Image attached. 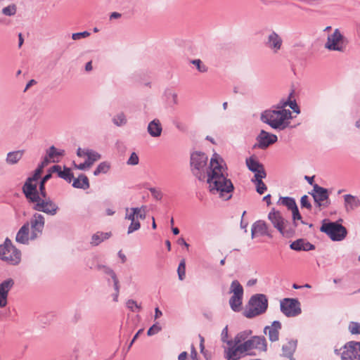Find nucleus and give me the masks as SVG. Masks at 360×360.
<instances>
[{"label": "nucleus", "mask_w": 360, "mask_h": 360, "mask_svg": "<svg viewBox=\"0 0 360 360\" xmlns=\"http://www.w3.org/2000/svg\"><path fill=\"white\" fill-rule=\"evenodd\" d=\"M222 162L217 153L213 154L209 164L205 153L195 151L191 154L190 165L193 175L200 181H206L211 194L218 195L220 198L228 200L232 197L234 187Z\"/></svg>", "instance_id": "nucleus-1"}, {"label": "nucleus", "mask_w": 360, "mask_h": 360, "mask_svg": "<svg viewBox=\"0 0 360 360\" xmlns=\"http://www.w3.org/2000/svg\"><path fill=\"white\" fill-rule=\"evenodd\" d=\"M292 119L290 110H276L271 108L261 113L260 120L274 129L283 130L289 127Z\"/></svg>", "instance_id": "nucleus-2"}, {"label": "nucleus", "mask_w": 360, "mask_h": 360, "mask_svg": "<svg viewBox=\"0 0 360 360\" xmlns=\"http://www.w3.org/2000/svg\"><path fill=\"white\" fill-rule=\"evenodd\" d=\"M25 196L30 202L34 203L32 209L36 211L42 212L49 215L54 216L57 214L58 210H59L58 206L56 202L47 196L46 198H42L38 191L32 193L28 191L27 194H25Z\"/></svg>", "instance_id": "nucleus-3"}, {"label": "nucleus", "mask_w": 360, "mask_h": 360, "mask_svg": "<svg viewBox=\"0 0 360 360\" xmlns=\"http://www.w3.org/2000/svg\"><path fill=\"white\" fill-rule=\"evenodd\" d=\"M0 259L11 265H17L20 262L21 253L8 238L0 245Z\"/></svg>", "instance_id": "nucleus-4"}, {"label": "nucleus", "mask_w": 360, "mask_h": 360, "mask_svg": "<svg viewBox=\"0 0 360 360\" xmlns=\"http://www.w3.org/2000/svg\"><path fill=\"white\" fill-rule=\"evenodd\" d=\"M248 304L249 309L245 311V316L252 318L266 311L268 300L264 294H256L250 297Z\"/></svg>", "instance_id": "nucleus-5"}, {"label": "nucleus", "mask_w": 360, "mask_h": 360, "mask_svg": "<svg viewBox=\"0 0 360 360\" xmlns=\"http://www.w3.org/2000/svg\"><path fill=\"white\" fill-rule=\"evenodd\" d=\"M268 219L283 236L290 237L295 233L294 229H292L290 223L282 217L280 212L273 210L269 213Z\"/></svg>", "instance_id": "nucleus-6"}, {"label": "nucleus", "mask_w": 360, "mask_h": 360, "mask_svg": "<svg viewBox=\"0 0 360 360\" xmlns=\"http://www.w3.org/2000/svg\"><path fill=\"white\" fill-rule=\"evenodd\" d=\"M320 231L326 233L334 241L342 240L347 235L346 229L337 222L323 223Z\"/></svg>", "instance_id": "nucleus-7"}, {"label": "nucleus", "mask_w": 360, "mask_h": 360, "mask_svg": "<svg viewBox=\"0 0 360 360\" xmlns=\"http://www.w3.org/2000/svg\"><path fill=\"white\" fill-rule=\"evenodd\" d=\"M230 292L233 295L229 300V304L234 311H240L241 309L242 300L243 295V288L237 280L232 281L230 288Z\"/></svg>", "instance_id": "nucleus-8"}, {"label": "nucleus", "mask_w": 360, "mask_h": 360, "mask_svg": "<svg viewBox=\"0 0 360 360\" xmlns=\"http://www.w3.org/2000/svg\"><path fill=\"white\" fill-rule=\"evenodd\" d=\"M281 311L287 317H294L301 314L300 303L297 299L284 298L281 301Z\"/></svg>", "instance_id": "nucleus-9"}, {"label": "nucleus", "mask_w": 360, "mask_h": 360, "mask_svg": "<svg viewBox=\"0 0 360 360\" xmlns=\"http://www.w3.org/2000/svg\"><path fill=\"white\" fill-rule=\"evenodd\" d=\"M345 46V39L338 29H335L332 34L328 35L325 44V47L330 51H343Z\"/></svg>", "instance_id": "nucleus-10"}, {"label": "nucleus", "mask_w": 360, "mask_h": 360, "mask_svg": "<svg viewBox=\"0 0 360 360\" xmlns=\"http://www.w3.org/2000/svg\"><path fill=\"white\" fill-rule=\"evenodd\" d=\"M311 195L319 207H327L330 205L329 194L326 188L315 184Z\"/></svg>", "instance_id": "nucleus-11"}, {"label": "nucleus", "mask_w": 360, "mask_h": 360, "mask_svg": "<svg viewBox=\"0 0 360 360\" xmlns=\"http://www.w3.org/2000/svg\"><path fill=\"white\" fill-rule=\"evenodd\" d=\"M242 346L247 353L253 349L262 352H266L267 350V342L264 336H252L248 340L242 343Z\"/></svg>", "instance_id": "nucleus-12"}, {"label": "nucleus", "mask_w": 360, "mask_h": 360, "mask_svg": "<svg viewBox=\"0 0 360 360\" xmlns=\"http://www.w3.org/2000/svg\"><path fill=\"white\" fill-rule=\"evenodd\" d=\"M342 360H360V342H349L341 354Z\"/></svg>", "instance_id": "nucleus-13"}, {"label": "nucleus", "mask_w": 360, "mask_h": 360, "mask_svg": "<svg viewBox=\"0 0 360 360\" xmlns=\"http://www.w3.org/2000/svg\"><path fill=\"white\" fill-rule=\"evenodd\" d=\"M45 224L44 217L39 213H34L30 219L32 229L31 239H34L41 234Z\"/></svg>", "instance_id": "nucleus-14"}, {"label": "nucleus", "mask_w": 360, "mask_h": 360, "mask_svg": "<svg viewBox=\"0 0 360 360\" xmlns=\"http://www.w3.org/2000/svg\"><path fill=\"white\" fill-rule=\"evenodd\" d=\"M246 354H251L245 352L242 345H238L233 343L231 346H229L224 349V356L226 360H239Z\"/></svg>", "instance_id": "nucleus-15"}, {"label": "nucleus", "mask_w": 360, "mask_h": 360, "mask_svg": "<svg viewBox=\"0 0 360 360\" xmlns=\"http://www.w3.org/2000/svg\"><path fill=\"white\" fill-rule=\"evenodd\" d=\"M256 140L257 141V147L260 149H266L270 145L276 143L278 140L277 136L270 134L265 130H261L257 135Z\"/></svg>", "instance_id": "nucleus-16"}, {"label": "nucleus", "mask_w": 360, "mask_h": 360, "mask_svg": "<svg viewBox=\"0 0 360 360\" xmlns=\"http://www.w3.org/2000/svg\"><path fill=\"white\" fill-rule=\"evenodd\" d=\"M42 172V169L38 167L34 171V174L32 176L29 177L22 186V192L24 194H27V192L30 193L37 191V181L40 177Z\"/></svg>", "instance_id": "nucleus-17"}, {"label": "nucleus", "mask_w": 360, "mask_h": 360, "mask_svg": "<svg viewBox=\"0 0 360 360\" xmlns=\"http://www.w3.org/2000/svg\"><path fill=\"white\" fill-rule=\"evenodd\" d=\"M15 284L13 278H8L0 283V308L7 305L8 292Z\"/></svg>", "instance_id": "nucleus-18"}, {"label": "nucleus", "mask_w": 360, "mask_h": 360, "mask_svg": "<svg viewBox=\"0 0 360 360\" xmlns=\"http://www.w3.org/2000/svg\"><path fill=\"white\" fill-rule=\"evenodd\" d=\"M281 328V323L278 321H274L270 326H266L264 332L268 335L269 339L271 342H276L279 339V330Z\"/></svg>", "instance_id": "nucleus-19"}, {"label": "nucleus", "mask_w": 360, "mask_h": 360, "mask_svg": "<svg viewBox=\"0 0 360 360\" xmlns=\"http://www.w3.org/2000/svg\"><path fill=\"white\" fill-rule=\"evenodd\" d=\"M283 40L274 31L271 32L267 38L266 45L274 53H277L281 48Z\"/></svg>", "instance_id": "nucleus-20"}, {"label": "nucleus", "mask_w": 360, "mask_h": 360, "mask_svg": "<svg viewBox=\"0 0 360 360\" xmlns=\"http://www.w3.org/2000/svg\"><path fill=\"white\" fill-rule=\"evenodd\" d=\"M290 248L296 251H309L315 249V246L313 244L306 241L304 239H297L290 244Z\"/></svg>", "instance_id": "nucleus-21"}, {"label": "nucleus", "mask_w": 360, "mask_h": 360, "mask_svg": "<svg viewBox=\"0 0 360 360\" xmlns=\"http://www.w3.org/2000/svg\"><path fill=\"white\" fill-rule=\"evenodd\" d=\"M343 198L347 212L354 210L360 206V200L358 197L351 194H346Z\"/></svg>", "instance_id": "nucleus-22"}, {"label": "nucleus", "mask_w": 360, "mask_h": 360, "mask_svg": "<svg viewBox=\"0 0 360 360\" xmlns=\"http://www.w3.org/2000/svg\"><path fill=\"white\" fill-rule=\"evenodd\" d=\"M148 132L152 137H159L162 131V127L159 120L154 119L148 125Z\"/></svg>", "instance_id": "nucleus-23"}, {"label": "nucleus", "mask_w": 360, "mask_h": 360, "mask_svg": "<svg viewBox=\"0 0 360 360\" xmlns=\"http://www.w3.org/2000/svg\"><path fill=\"white\" fill-rule=\"evenodd\" d=\"M29 230L30 224L27 222L18 231L15 237L16 241L22 244L27 243L29 240Z\"/></svg>", "instance_id": "nucleus-24"}, {"label": "nucleus", "mask_w": 360, "mask_h": 360, "mask_svg": "<svg viewBox=\"0 0 360 360\" xmlns=\"http://www.w3.org/2000/svg\"><path fill=\"white\" fill-rule=\"evenodd\" d=\"M268 228L266 224L263 221H257L252 226V238H253L256 234L266 235Z\"/></svg>", "instance_id": "nucleus-25"}, {"label": "nucleus", "mask_w": 360, "mask_h": 360, "mask_svg": "<svg viewBox=\"0 0 360 360\" xmlns=\"http://www.w3.org/2000/svg\"><path fill=\"white\" fill-rule=\"evenodd\" d=\"M24 153V150L9 152L6 155V162L10 165H15L22 159Z\"/></svg>", "instance_id": "nucleus-26"}, {"label": "nucleus", "mask_w": 360, "mask_h": 360, "mask_svg": "<svg viewBox=\"0 0 360 360\" xmlns=\"http://www.w3.org/2000/svg\"><path fill=\"white\" fill-rule=\"evenodd\" d=\"M246 165L251 172H255V175L260 174V172H265L263 165L253 158H248L246 160Z\"/></svg>", "instance_id": "nucleus-27"}, {"label": "nucleus", "mask_w": 360, "mask_h": 360, "mask_svg": "<svg viewBox=\"0 0 360 360\" xmlns=\"http://www.w3.org/2000/svg\"><path fill=\"white\" fill-rule=\"evenodd\" d=\"M266 172H262L257 175H255V180H252L255 183L257 192L259 194H263L267 189L266 186L262 181V179L266 177Z\"/></svg>", "instance_id": "nucleus-28"}, {"label": "nucleus", "mask_w": 360, "mask_h": 360, "mask_svg": "<svg viewBox=\"0 0 360 360\" xmlns=\"http://www.w3.org/2000/svg\"><path fill=\"white\" fill-rule=\"evenodd\" d=\"M72 186L76 188L88 189L89 181L88 177L84 174H80L77 178L72 179Z\"/></svg>", "instance_id": "nucleus-29"}, {"label": "nucleus", "mask_w": 360, "mask_h": 360, "mask_svg": "<svg viewBox=\"0 0 360 360\" xmlns=\"http://www.w3.org/2000/svg\"><path fill=\"white\" fill-rule=\"evenodd\" d=\"M46 155L53 162H58L60 158L65 155L64 150H58L55 146H51L46 151Z\"/></svg>", "instance_id": "nucleus-30"}, {"label": "nucleus", "mask_w": 360, "mask_h": 360, "mask_svg": "<svg viewBox=\"0 0 360 360\" xmlns=\"http://www.w3.org/2000/svg\"><path fill=\"white\" fill-rule=\"evenodd\" d=\"M110 236V232H97L91 236V244L93 246H97L103 240L108 239Z\"/></svg>", "instance_id": "nucleus-31"}, {"label": "nucleus", "mask_w": 360, "mask_h": 360, "mask_svg": "<svg viewBox=\"0 0 360 360\" xmlns=\"http://www.w3.org/2000/svg\"><path fill=\"white\" fill-rule=\"evenodd\" d=\"M96 269L111 276L112 279L113 280L115 290L118 291V279L113 270L110 267L102 264H98Z\"/></svg>", "instance_id": "nucleus-32"}, {"label": "nucleus", "mask_w": 360, "mask_h": 360, "mask_svg": "<svg viewBox=\"0 0 360 360\" xmlns=\"http://www.w3.org/2000/svg\"><path fill=\"white\" fill-rule=\"evenodd\" d=\"M297 340H291L283 345L282 347L283 355L285 356H292L297 347Z\"/></svg>", "instance_id": "nucleus-33"}, {"label": "nucleus", "mask_w": 360, "mask_h": 360, "mask_svg": "<svg viewBox=\"0 0 360 360\" xmlns=\"http://www.w3.org/2000/svg\"><path fill=\"white\" fill-rule=\"evenodd\" d=\"M252 331L251 330H245L238 333L233 339L235 345H242L245 341L248 340L251 336Z\"/></svg>", "instance_id": "nucleus-34"}, {"label": "nucleus", "mask_w": 360, "mask_h": 360, "mask_svg": "<svg viewBox=\"0 0 360 360\" xmlns=\"http://www.w3.org/2000/svg\"><path fill=\"white\" fill-rule=\"evenodd\" d=\"M85 153L87 158L85 161L89 164L90 167H91L95 162L98 161L101 158L98 153L91 149H87Z\"/></svg>", "instance_id": "nucleus-35"}, {"label": "nucleus", "mask_w": 360, "mask_h": 360, "mask_svg": "<svg viewBox=\"0 0 360 360\" xmlns=\"http://www.w3.org/2000/svg\"><path fill=\"white\" fill-rule=\"evenodd\" d=\"M278 202L287 207L289 210L297 207L295 199L290 197H281Z\"/></svg>", "instance_id": "nucleus-36"}, {"label": "nucleus", "mask_w": 360, "mask_h": 360, "mask_svg": "<svg viewBox=\"0 0 360 360\" xmlns=\"http://www.w3.org/2000/svg\"><path fill=\"white\" fill-rule=\"evenodd\" d=\"M51 174L49 173V174H46L40 181L39 188V191L38 192L41 195L42 198L46 197L47 193L45 190V184H46V182L51 179Z\"/></svg>", "instance_id": "nucleus-37"}, {"label": "nucleus", "mask_w": 360, "mask_h": 360, "mask_svg": "<svg viewBox=\"0 0 360 360\" xmlns=\"http://www.w3.org/2000/svg\"><path fill=\"white\" fill-rule=\"evenodd\" d=\"M58 176L61 179H63L68 183H70L72 181L73 177H74L73 174L72 173L70 169L65 167H64V169L62 170V172H59Z\"/></svg>", "instance_id": "nucleus-38"}, {"label": "nucleus", "mask_w": 360, "mask_h": 360, "mask_svg": "<svg viewBox=\"0 0 360 360\" xmlns=\"http://www.w3.org/2000/svg\"><path fill=\"white\" fill-rule=\"evenodd\" d=\"M110 169V165L106 162H101L96 169L94 172V174L95 176H98V174L103 173L106 174Z\"/></svg>", "instance_id": "nucleus-39"}, {"label": "nucleus", "mask_w": 360, "mask_h": 360, "mask_svg": "<svg viewBox=\"0 0 360 360\" xmlns=\"http://www.w3.org/2000/svg\"><path fill=\"white\" fill-rule=\"evenodd\" d=\"M112 122L117 127L124 125L127 123V118L123 112L117 114L112 118Z\"/></svg>", "instance_id": "nucleus-40"}, {"label": "nucleus", "mask_w": 360, "mask_h": 360, "mask_svg": "<svg viewBox=\"0 0 360 360\" xmlns=\"http://www.w3.org/2000/svg\"><path fill=\"white\" fill-rule=\"evenodd\" d=\"M17 7L15 4H10L6 7H4L1 12L6 16H12L16 13Z\"/></svg>", "instance_id": "nucleus-41"}, {"label": "nucleus", "mask_w": 360, "mask_h": 360, "mask_svg": "<svg viewBox=\"0 0 360 360\" xmlns=\"http://www.w3.org/2000/svg\"><path fill=\"white\" fill-rule=\"evenodd\" d=\"M126 306L131 311H139L141 309V305L134 300H128Z\"/></svg>", "instance_id": "nucleus-42"}, {"label": "nucleus", "mask_w": 360, "mask_h": 360, "mask_svg": "<svg viewBox=\"0 0 360 360\" xmlns=\"http://www.w3.org/2000/svg\"><path fill=\"white\" fill-rule=\"evenodd\" d=\"M177 272L179 280L183 281L185 278L186 276V264L184 260H182L179 263Z\"/></svg>", "instance_id": "nucleus-43"}, {"label": "nucleus", "mask_w": 360, "mask_h": 360, "mask_svg": "<svg viewBox=\"0 0 360 360\" xmlns=\"http://www.w3.org/2000/svg\"><path fill=\"white\" fill-rule=\"evenodd\" d=\"M349 331L353 334H360V323L358 322L352 321L348 326Z\"/></svg>", "instance_id": "nucleus-44"}, {"label": "nucleus", "mask_w": 360, "mask_h": 360, "mask_svg": "<svg viewBox=\"0 0 360 360\" xmlns=\"http://www.w3.org/2000/svg\"><path fill=\"white\" fill-rule=\"evenodd\" d=\"M131 212L127 213L125 219L130 220L131 221H136V213L139 211L138 207H132L130 209ZM127 212H129V208L126 209Z\"/></svg>", "instance_id": "nucleus-45"}, {"label": "nucleus", "mask_w": 360, "mask_h": 360, "mask_svg": "<svg viewBox=\"0 0 360 360\" xmlns=\"http://www.w3.org/2000/svg\"><path fill=\"white\" fill-rule=\"evenodd\" d=\"M191 63L195 65L199 72H205L207 71V68L202 63V61L200 59L193 60Z\"/></svg>", "instance_id": "nucleus-46"}, {"label": "nucleus", "mask_w": 360, "mask_h": 360, "mask_svg": "<svg viewBox=\"0 0 360 360\" xmlns=\"http://www.w3.org/2000/svg\"><path fill=\"white\" fill-rule=\"evenodd\" d=\"M167 98L168 101L173 105L178 104V96L177 94L174 91H169L167 93Z\"/></svg>", "instance_id": "nucleus-47"}, {"label": "nucleus", "mask_w": 360, "mask_h": 360, "mask_svg": "<svg viewBox=\"0 0 360 360\" xmlns=\"http://www.w3.org/2000/svg\"><path fill=\"white\" fill-rule=\"evenodd\" d=\"M162 330V327L159 325L158 323L153 324L147 332V335L149 336L155 335L158 333Z\"/></svg>", "instance_id": "nucleus-48"}, {"label": "nucleus", "mask_w": 360, "mask_h": 360, "mask_svg": "<svg viewBox=\"0 0 360 360\" xmlns=\"http://www.w3.org/2000/svg\"><path fill=\"white\" fill-rule=\"evenodd\" d=\"M174 125L181 132L185 133L188 131V127L186 124L181 121L175 120L174 122Z\"/></svg>", "instance_id": "nucleus-49"}, {"label": "nucleus", "mask_w": 360, "mask_h": 360, "mask_svg": "<svg viewBox=\"0 0 360 360\" xmlns=\"http://www.w3.org/2000/svg\"><path fill=\"white\" fill-rule=\"evenodd\" d=\"M221 341L226 342L229 346H231L233 343V340H228V327L226 326L221 331Z\"/></svg>", "instance_id": "nucleus-50"}, {"label": "nucleus", "mask_w": 360, "mask_h": 360, "mask_svg": "<svg viewBox=\"0 0 360 360\" xmlns=\"http://www.w3.org/2000/svg\"><path fill=\"white\" fill-rule=\"evenodd\" d=\"M90 34H91L90 32H89L88 31H84V32H82L73 33L72 34V39L73 40H79L81 39L86 38V37H89Z\"/></svg>", "instance_id": "nucleus-51"}, {"label": "nucleus", "mask_w": 360, "mask_h": 360, "mask_svg": "<svg viewBox=\"0 0 360 360\" xmlns=\"http://www.w3.org/2000/svg\"><path fill=\"white\" fill-rule=\"evenodd\" d=\"M139 158L138 155L135 152H133L131 154L129 158L128 159L127 163L129 165H137L139 164Z\"/></svg>", "instance_id": "nucleus-52"}, {"label": "nucleus", "mask_w": 360, "mask_h": 360, "mask_svg": "<svg viewBox=\"0 0 360 360\" xmlns=\"http://www.w3.org/2000/svg\"><path fill=\"white\" fill-rule=\"evenodd\" d=\"M140 227H141V224L139 221L136 220L134 221H131V224L128 227L127 233L130 234V233L134 232L135 231L139 230L140 229Z\"/></svg>", "instance_id": "nucleus-53"}, {"label": "nucleus", "mask_w": 360, "mask_h": 360, "mask_svg": "<svg viewBox=\"0 0 360 360\" xmlns=\"http://www.w3.org/2000/svg\"><path fill=\"white\" fill-rule=\"evenodd\" d=\"M291 211H292V214L293 221H295L296 219L300 220L302 219V217L299 212L297 206L296 207H295L294 209L291 210ZM293 226H294V227L292 229H295V228L297 226V224L295 221L293 222Z\"/></svg>", "instance_id": "nucleus-54"}, {"label": "nucleus", "mask_w": 360, "mask_h": 360, "mask_svg": "<svg viewBox=\"0 0 360 360\" xmlns=\"http://www.w3.org/2000/svg\"><path fill=\"white\" fill-rule=\"evenodd\" d=\"M289 102H290L289 101L281 100L276 105H274L273 108H274L276 110H286L285 107L288 105Z\"/></svg>", "instance_id": "nucleus-55"}, {"label": "nucleus", "mask_w": 360, "mask_h": 360, "mask_svg": "<svg viewBox=\"0 0 360 360\" xmlns=\"http://www.w3.org/2000/svg\"><path fill=\"white\" fill-rule=\"evenodd\" d=\"M300 203L302 207H306L309 210L311 208V205L309 201V198L306 195L301 198Z\"/></svg>", "instance_id": "nucleus-56"}, {"label": "nucleus", "mask_w": 360, "mask_h": 360, "mask_svg": "<svg viewBox=\"0 0 360 360\" xmlns=\"http://www.w3.org/2000/svg\"><path fill=\"white\" fill-rule=\"evenodd\" d=\"M138 210H139V211L137 212V213H136V219L139 218L141 219H144L146 218L145 210L143 207H141V208L138 207Z\"/></svg>", "instance_id": "nucleus-57"}, {"label": "nucleus", "mask_w": 360, "mask_h": 360, "mask_svg": "<svg viewBox=\"0 0 360 360\" xmlns=\"http://www.w3.org/2000/svg\"><path fill=\"white\" fill-rule=\"evenodd\" d=\"M74 166L76 169H78L79 170H85V169H89L91 167L89 164H88L86 161L79 165H76L75 163H74Z\"/></svg>", "instance_id": "nucleus-58"}, {"label": "nucleus", "mask_w": 360, "mask_h": 360, "mask_svg": "<svg viewBox=\"0 0 360 360\" xmlns=\"http://www.w3.org/2000/svg\"><path fill=\"white\" fill-rule=\"evenodd\" d=\"M150 192L152 193V195L157 199H161L162 194L160 191H157L155 188H150Z\"/></svg>", "instance_id": "nucleus-59"}, {"label": "nucleus", "mask_w": 360, "mask_h": 360, "mask_svg": "<svg viewBox=\"0 0 360 360\" xmlns=\"http://www.w3.org/2000/svg\"><path fill=\"white\" fill-rule=\"evenodd\" d=\"M288 105L290 107L291 109H292L296 113H300V109L297 106L296 102L294 101H290Z\"/></svg>", "instance_id": "nucleus-60"}, {"label": "nucleus", "mask_w": 360, "mask_h": 360, "mask_svg": "<svg viewBox=\"0 0 360 360\" xmlns=\"http://www.w3.org/2000/svg\"><path fill=\"white\" fill-rule=\"evenodd\" d=\"M50 173L51 172H57L59 176V172H62L61 167L60 165H53L50 168Z\"/></svg>", "instance_id": "nucleus-61"}, {"label": "nucleus", "mask_w": 360, "mask_h": 360, "mask_svg": "<svg viewBox=\"0 0 360 360\" xmlns=\"http://www.w3.org/2000/svg\"><path fill=\"white\" fill-rule=\"evenodd\" d=\"M197 358H198L197 351H196L195 347L192 345L191 350V359H197Z\"/></svg>", "instance_id": "nucleus-62"}, {"label": "nucleus", "mask_w": 360, "mask_h": 360, "mask_svg": "<svg viewBox=\"0 0 360 360\" xmlns=\"http://www.w3.org/2000/svg\"><path fill=\"white\" fill-rule=\"evenodd\" d=\"M199 338H200V352H203L205 350V345H204L205 339L201 335H199Z\"/></svg>", "instance_id": "nucleus-63"}, {"label": "nucleus", "mask_w": 360, "mask_h": 360, "mask_svg": "<svg viewBox=\"0 0 360 360\" xmlns=\"http://www.w3.org/2000/svg\"><path fill=\"white\" fill-rule=\"evenodd\" d=\"M50 159L49 158V157L46 155L44 160H42L41 165L39 166L40 168H41L43 169V168L46 166L49 162H50Z\"/></svg>", "instance_id": "nucleus-64"}]
</instances>
